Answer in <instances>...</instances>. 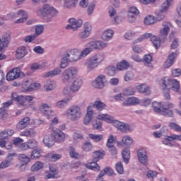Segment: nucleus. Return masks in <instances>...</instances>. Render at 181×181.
Segmentation results:
<instances>
[{"label":"nucleus","instance_id":"79ce46f5","mask_svg":"<svg viewBox=\"0 0 181 181\" xmlns=\"http://www.w3.org/2000/svg\"><path fill=\"white\" fill-rule=\"evenodd\" d=\"M22 87L25 91H33V85L28 80L23 82Z\"/></svg>","mask_w":181,"mask_h":181},{"label":"nucleus","instance_id":"6e6d98bb","mask_svg":"<svg viewBox=\"0 0 181 181\" xmlns=\"http://www.w3.org/2000/svg\"><path fill=\"white\" fill-rule=\"evenodd\" d=\"M132 142H134V140L129 136H124L122 139V144L127 146L132 145Z\"/></svg>","mask_w":181,"mask_h":181},{"label":"nucleus","instance_id":"2f4dec72","mask_svg":"<svg viewBox=\"0 0 181 181\" xmlns=\"http://www.w3.org/2000/svg\"><path fill=\"white\" fill-rule=\"evenodd\" d=\"M70 54L69 52L64 53V57H62V60L60 64L61 69H66L67 66H69V62H70Z\"/></svg>","mask_w":181,"mask_h":181},{"label":"nucleus","instance_id":"603ef678","mask_svg":"<svg viewBox=\"0 0 181 181\" xmlns=\"http://www.w3.org/2000/svg\"><path fill=\"white\" fill-rule=\"evenodd\" d=\"M161 114L163 115H165V117H173V115H175V114L173 113V110H169L165 107V106H163V112H161Z\"/></svg>","mask_w":181,"mask_h":181},{"label":"nucleus","instance_id":"49530a36","mask_svg":"<svg viewBox=\"0 0 181 181\" xmlns=\"http://www.w3.org/2000/svg\"><path fill=\"white\" fill-rule=\"evenodd\" d=\"M69 101H70L69 98L63 99L62 100L57 102L55 106L58 107V108H64V107H66L67 104H69Z\"/></svg>","mask_w":181,"mask_h":181},{"label":"nucleus","instance_id":"9d476101","mask_svg":"<svg viewBox=\"0 0 181 181\" xmlns=\"http://www.w3.org/2000/svg\"><path fill=\"white\" fill-rule=\"evenodd\" d=\"M51 136H52L54 142H57L58 144L64 142L66 139V134L57 128H52L51 129Z\"/></svg>","mask_w":181,"mask_h":181},{"label":"nucleus","instance_id":"423d86ee","mask_svg":"<svg viewBox=\"0 0 181 181\" xmlns=\"http://www.w3.org/2000/svg\"><path fill=\"white\" fill-rule=\"evenodd\" d=\"M149 38L151 42H152L153 46L156 47V49L160 47V40L156 36L152 35V33L143 34L137 40H136L133 43L134 45H135L136 43H139V42H142L143 40H145V39H149Z\"/></svg>","mask_w":181,"mask_h":181},{"label":"nucleus","instance_id":"72a5a7b5","mask_svg":"<svg viewBox=\"0 0 181 181\" xmlns=\"http://www.w3.org/2000/svg\"><path fill=\"white\" fill-rule=\"evenodd\" d=\"M0 148L7 150L12 149V142H11L9 140L1 139L0 140Z\"/></svg>","mask_w":181,"mask_h":181},{"label":"nucleus","instance_id":"de8ad7c7","mask_svg":"<svg viewBox=\"0 0 181 181\" xmlns=\"http://www.w3.org/2000/svg\"><path fill=\"white\" fill-rule=\"evenodd\" d=\"M69 152L71 158H73L74 159H78V158H80V154L76 152V149L72 146H69Z\"/></svg>","mask_w":181,"mask_h":181},{"label":"nucleus","instance_id":"393cba45","mask_svg":"<svg viewBox=\"0 0 181 181\" xmlns=\"http://www.w3.org/2000/svg\"><path fill=\"white\" fill-rule=\"evenodd\" d=\"M20 136H26L27 138H35L36 136V130L35 129H25L20 133Z\"/></svg>","mask_w":181,"mask_h":181},{"label":"nucleus","instance_id":"5fc2aeb1","mask_svg":"<svg viewBox=\"0 0 181 181\" xmlns=\"http://www.w3.org/2000/svg\"><path fill=\"white\" fill-rule=\"evenodd\" d=\"M123 93L126 95L127 97L129 95H135V88L129 86L126 88L124 90Z\"/></svg>","mask_w":181,"mask_h":181},{"label":"nucleus","instance_id":"6e6552de","mask_svg":"<svg viewBox=\"0 0 181 181\" xmlns=\"http://www.w3.org/2000/svg\"><path fill=\"white\" fill-rule=\"evenodd\" d=\"M173 4V0H166L161 5V8L159 11H156V20L158 21L165 19V13L169 10V6Z\"/></svg>","mask_w":181,"mask_h":181},{"label":"nucleus","instance_id":"052dcab7","mask_svg":"<svg viewBox=\"0 0 181 181\" xmlns=\"http://www.w3.org/2000/svg\"><path fill=\"white\" fill-rule=\"evenodd\" d=\"M171 81H172V79L168 77H165L164 78L162 79L163 87L164 88H169L168 87H170Z\"/></svg>","mask_w":181,"mask_h":181},{"label":"nucleus","instance_id":"c9c22d12","mask_svg":"<svg viewBox=\"0 0 181 181\" xmlns=\"http://www.w3.org/2000/svg\"><path fill=\"white\" fill-rule=\"evenodd\" d=\"M173 91L175 93H179V90H180V82H179L176 79H171V85L170 86Z\"/></svg>","mask_w":181,"mask_h":181},{"label":"nucleus","instance_id":"37998d69","mask_svg":"<svg viewBox=\"0 0 181 181\" xmlns=\"http://www.w3.org/2000/svg\"><path fill=\"white\" fill-rule=\"evenodd\" d=\"M78 4V0H66L64 2L65 8H76V5Z\"/></svg>","mask_w":181,"mask_h":181},{"label":"nucleus","instance_id":"cd10ccee","mask_svg":"<svg viewBox=\"0 0 181 181\" xmlns=\"http://www.w3.org/2000/svg\"><path fill=\"white\" fill-rule=\"evenodd\" d=\"M26 54H28V52H26V47L22 46L17 49L16 54L17 59H23Z\"/></svg>","mask_w":181,"mask_h":181},{"label":"nucleus","instance_id":"0e129e2a","mask_svg":"<svg viewBox=\"0 0 181 181\" xmlns=\"http://www.w3.org/2000/svg\"><path fill=\"white\" fill-rule=\"evenodd\" d=\"M91 53V50L88 49V47L87 48L83 49L81 52L80 53L81 59H83V57H87L88 54Z\"/></svg>","mask_w":181,"mask_h":181},{"label":"nucleus","instance_id":"20e7f679","mask_svg":"<svg viewBox=\"0 0 181 181\" xmlns=\"http://www.w3.org/2000/svg\"><path fill=\"white\" fill-rule=\"evenodd\" d=\"M16 18H20L17 19L14 23H23V22H26L28 21V13L24 10H19L18 13H11L7 14L6 16L3 17V21H13L16 19Z\"/></svg>","mask_w":181,"mask_h":181},{"label":"nucleus","instance_id":"a211bd4d","mask_svg":"<svg viewBox=\"0 0 181 181\" xmlns=\"http://www.w3.org/2000/svg\"><path fill=\"white\" fill-rule=\"evenodd\" d=\"M141 103V100L136 97H129L127 100L123 102L124 107H131L132 105H138Z\"/></svg>","mask_w":181,"mask_h":181},{"label":"nucleus","instance_id":"a18cd8bd","mask_svg":"<svg viewBox=\"0 0 181 181\" xmlns=\"http://www.w3.org/2000/svg\"><path fill=\"white\" fill-rule=\"evenodd\" d=\"M156 22V19H155V16H147L144 18V24L147 26H149V25H153Z\"/></svg>","mask_w":181,"mask_h":181},{"label":"nucleus","instance_id":"7ed1b4c3","mask_svg":"<svg viewBox=\"0 0 181 181\" xmlns=\"http://www.w3.org/2000/svg\"><path fill=\"white\" fill-rule=\"evenodd\" d=\"M105 55L104 53H98L95 55L88 59L85 62V66L90 70H93L98 67L101 62H104Z\"/></svg>","mask_w":181,"mask_h":181},{"label":"nucleus","instance_id":"4468645a","mask_svg":"<svg viewBox=\"0 0 181 181\" xmlns=\"http://www.w3.org/2000/svg\"><path fill=\"white\" fill-rule=\"evenodd\" d=\"M21 77V69L20 68H13L12 69L6 76L7 81H13L16 78Z\"/></svg>","mask_w":181,"mask_h":181},{"label":"nucleus","instance_id":"c756f323","mask_svg":"<svg viewBox=\"0 0 181 181\" xmlns=\"http://www.w3.org/2000/svg\"><path fill=\"white\" fill-rule=\"evenodd\" d=\"M105 155V151L104 150H99L93 152V158L94 162H98L100 159H103V157Z\"/></svg>","mask_w":181,"mask_h":181},{"label":"nucleus","instance_id":"412c9836","mask_svg":"<svg viewBox=\"0 0 181 181\" xmlns=\"http://www.w3.org/2000/svg\"><path fill=\"white\" fill-rule=\"evenodd\" d=\"M93 115H94V112L93 111V107L91 106H88L87 107V113L83 119V124L85 125H88V124L91 122Z\"/></svg>","mask_w":181,"mask_h":181},{"label":"nucleus","instance_id":"f257e3e1","mask_svg":"<svg viewBox=\"0 0 181 181\" xmlns=\"http://www.w3.org/2000/svg\"><path fill=\"white\" fill-rule=\"evenodd\" d=\"M11 100L13 101H16L17 104L20 107H28V103H30L29 105L32 110H34V111H36V106H35V103L33 102V100H35V97L33 95H25L23 96L22 95H18L16 93H11Z\"/></svg>","mask_w":181,"mask_h":181},{"label":"nucleus","instance_id":"a19ab883","mask_svg":"<svg viewBox=\"0 0 181 181\" xmlns=\"http://www.w3.org/2000/svg\"><path fill=\"white\" fill-rule=\"evenodd\" d=\"M8 43L9 42L8 41L7 37L3 36L2 38L0 37V52H3L5 47H8Z\"/></svg>","mask_w":181,"mask_h":181},{"label":"nucleus","instance_id":"39448f33","mask_svg":"<svg viewBox=\"0 0 181 181\" xmlns=\"http://www.w3.org/2000/svg\"><path fill=\"white\" fill-rule=\"evenodd\" d=\"M37 13L39 16H43L44 18H47L49 16L53 18V16H56V15L59 13V11L50 6V5L45 4L42 8L37 10Z\"/></svg>","mask_w":181,"mask_h":181},{"label":"nucleus","instance_id":"f8f14e48","mask_svg":"<svg viewBox=\"0 0 181 181\" xmlns=\"http://www.w3.org/2000/svg\"><path fill=\"white\" fill-rule=\"evenodd\" d=\"M40 111L47 117L48 119H50L51 117H54V112L52 110V106L46 103H42L40 107Z\"/></svg>","mask_w":181,"mask_h":181},{"label":"nucleus","instance_id":"864d4df0","mask_svg":"<svg viewBox=\"0 0 181 181\" xmlns=\"http://www.w3.org/2000/svg\"><path fill=\"white\" fill-rule=\"evenodd\" d=\"M27 144H28L29 149H36L37 148L39 144L37 143V141L35 139H30L27 141Z\"/></svg>","mask_w":181,"mask_h":181},{"label":"nucleus","instance_id":"473e14b6","mask_svg":"<svg viewBox=\"0 0 181 181\" xmlns=\"http://www.w3.org/2000/svg\"><path fill=\"white\" fill-rule=\"evenodd\" d=\"M152 107L153 108V111L157 114H162L163 110V104L162 103L153 102L152 103Z\"/></svg>","mask_w":181,"mask_h":181},{"label":"nucleus","instance_id":"e433bc0d","mask_svg":"<svg viewBox=\"0 0 181 181\" xmlns=\"http://www.w3.org/2000/svg\"><path fill=\"white\" fill-rule=\"evenodd\" d=\"M114 36V31L111 29L106 30L102 34V39L103 40H110Z\"/></svg>","mask_w":181,"mask_h":181},{"label":"nucleus","instance_id":"3c124183","mask_svg":"<svg viewBox=\"0 0 181 181\" xmlns=\"http://www.w3.org/2000/svg\"><path fill=\"white\" fill-rule=\"evenodd\" d=\"M115 66H109L105 69V73L107 76H110V77H113L115 76Z\"/></svg>","mask_w":181,"mask_h":181},{"label":"nucleus","instance_id":"dca6fc26","mask_svg":"<svg viewBox=\"0 0 181 181\" xmlns=\"http://www.w3.org/2000/svg\"><path fill=\"white\" fill-rule=\"evenodd\" d=\"M92 85L95 88H104L105 86V76L99 75L95 81L92 82Z\"/></svg>","mask_w":181,"mask_h":181},{"label":"nucleus","instance_id":"ddd939ff","mask_svg":"<svg viewBox=\"0 0 181 181\" xmlns=\"http://www.w3.org/2000/svg\"><path fill=\"white\" fill-rule=\"evenodd\" d=\"M69 22L71 25L69 24L66 26V29L67 30H77L83 25V20H76L74 18H69Z\"/></svg>","mask_w":181,"mask_h":181},{"label":"nucleus","instance_id":"6ab92c4d","mask_svg":"<svg viewBox=\"0 0 181 181\" xmlns=\"http://www.w3.org/2000/svg\"><path fill=\"white\" fill-rule=\"evenodd\" d=\"M179 54V52L176 51L175 52H172L168 55V59L165 61L164 64V67L165 69H169L173 63H175V60L176 59V56Z\"/></svg>","mask_w":181,"mask_h":181},{"label":"nucleus","instance_id":"338daca9","mask_svg":"<svg viewBox=\"0 0 181 181\" xmlns=\"http://www.w3.org/2000/svg\"><path fill=\"white\" fill-rule=\"evenodd\" d=\"M127 95H125V93L123 92V93H119L116 95L114 96V98L116 101H122L124 103V101L125 100V97Z\"/></svg>","mask_w":181,"mask_h":181},{"label":"nucleus","instance_id":"bb28decb","mask_svg":"<svg viewBox=\"0 0 181 181\" xmlns=\"http://www.w3.org/2000/svg\"><path fill=\"white\" fill-rule=\"evenodd\" d=\"M136 88L139 93L146 94V95H149V94H151V87L149 86L142 84L136 86Z\"/></svg>","mask_w":181,"mask_h":181},{"label":"nucleus","instance_id":"a878e982","mask_svg":"<svg viewBox=\"0 0 181 181\" xmlns=\"http://www.w3.org/2000/svg\"><path fill=\"white\" fill-rule=\"evenodd\" d=\"M43 143L47 148H52L54 145V139L52 134H47L43 139Z\"/></svg>","mask_w":181,"mask_h":181},{"label":"nucleus","instance_id":"c03bdc74","mask_svg":"<svg viewBox=\"0 0 181 181\" xmlns=\"http://www.w3.org/2000/svg\"><path fill=\"white\" fill-rule=\"evenodd\" d=\"M88 136L90 139L93 141V142H100L103 138H104V136H103V134H89Z\"/></svg>","mask_w":181,"mask_h":181},{"label":"nucleus","instance_id":"2eb2a0df","mask_svg":"<svg viewBox=\"0 0 181 181\" xmlns=\"http://www.w3.org/2000/svg\"><path fill=\"white\" fill-rule=\"evenodd\" d=\"M137 156L140 163H141L144 166H146L148 165V159L146 149L141 148L138 150Z\"/></svg>","mask_w":181,"mask_h":181},{"label":"nucleus","instance_id":"f03ea898","mask_svg":"<svg viewBox=\"0 0 181 181\" xmlns=\"http://www.w3.org/2000/svg\"><path fill=\"white\" fill-rule=\"evenodd\" d=\"M96 118L99 121H105V122H107L108 124H113L114 127L117 128V129H120L122 132H125V124L119 121L115 120L114 117L110 116L108 114L98 115Z\"/></svg>","mask_w":181,"mask_h":181},{"label":"nucleus","instance_id":"e2e57ef3","mask_svg":"<svg viewBox=\"0 0 181 181\" xmlns=\"http://www.w3.org/2000/svg\"><path fill=\"white\" fill-rule=\"evenodd\" d=\"M9 166H12V163L7 159L0 163V169H6V168H9Z\"/></svg>","mask_w":181,"mask_h":181},{"label":"nucleus","instance_id":"f704fd0d","mask_svg":"<svg viewBox=\"0 0 181 181\" xmlns=\"http://www.w3.org/2000/svg\"><path fill=\"white\" fill-rule=\"evenodd\" d=\"M123 160L124 163H129V159L131 158V151H129V148H126L122 151V153Z\"/></svg>","mask_w":181,"mask_h":181},{"label":"nucleus","instance_id":"c85d7f7f","mask_svg":"<svg viewBox=\"0 0 181 181\" xmlns=\"http://www.w3.org/2000/svg\"><path fill=\"white\" fill-rule=\"evenodd\" d=\"M56 87V81H54L48 80L44 84V88L46 91H52V90H54Z\"/></svg>","mask_w":181,"mask_h":181},{"label":"nucleus","instance_id":"69168bd1","mask_svg":"<svg viewBox=\"0 0 181 181\" xmlns=\"http://www.w3.org/2000/svg\"><path fill=\"white\" fill-rule=\"evenodd\" d=\"M169 127L171 129H174L177 132H181V127L175 122H171L169 124Z\"/></svg>","mask_w":181,"mask_h":181},{"label":"nucleus","instance_id":"1a4fd4ad","mask_svg":"<svg viewBox=\"0 0 181 181\" xmlns=\"http://www.w3.org/2000/svg\"><path fill=\"white\" fill-rule=\"evenodd\" d=\"M78 71H77V68L74 66L66 69L63 72L64 83H69V81H71V80H74V78H76V76H77Z\"/></svg>","mask_w":181,"mask_h":181},{"label":"nucleus","instance_id":"4be33fe9","mask_svg":"<svg viewBox=\"0 0 181 181\" xmlns=\"http://www.w3.org/2000/svg\"><path fill=\"white\" fill-rule=\"evenodd\" d=\"M83 85V80L80 78H76L73 81L70 90L72 93H77L80 88H81V86Z\"/></svg>","mask_w":181,"mask_h":181},{"label":"nucleus","instance_id":"f3484780","mask_svg":"<svg viewBox=\"0 0 181 181\" xmlns=\"http://www.w3.org/2000/svg\"><path fill=\"white\" fill-rule=\"evenodd\" d=\"M64 53H68L69 54V62H77L78 60L81 59L80 51H78L77 49H73L66 51Z\"/></svg>","mask_w":181,"mask_h":181},{"label":"nucleus","instance_id":"4c0bfd02","mask_svg":"<svg viewBox=\"0 0 181 181\" xmlns=\"http://www.w3.org/2000/svg\"><path fill=\"white\" fill-rule=\"evenodd\" d=\"M129 67V63H128L127 61L123 60L120 62H119L117 64V70H121V71H124V70H127V69Z\"/></svg>","mask_w":181,"mask_h":181},{"label":"nucleus","instance_id":"8fccbe9b","mask_svg":"<svg viewBox=\"0 0 181 181\" xmlns=\"http://www.w3.org/2000/svg\"><path fill=\"white\" fill-rule=\"evenodd\" d=\"M40 169H43V164L42 162H40V161H37L31 167L32 172H37V170H40Z\"/></svg>","mask_w":181,"mask_h":181},{"label":"nucleus","instance_id":"5701e85b","mask_svg":"<svg viewBox=\"0 0 181 181\" xmlns=\"http://www.w3.org/2000/svg\"><path fill=\"white\" fill-rule=\"evenodd\" d=\"M29 124H30V117H25L23 118L18 124H17V128L20 131H22V129H25V128H27V127L29 126Z\"/></svg>","mask_w":181,"mask_h":181},{"label":"nucleus","instance_id":"0eeeda50","mask_svg":"<svg viewBox=\"0 0 181 181\" xmlns=\"http://www.w3.org/2000/svg\"><path fill=\"white\" fill-rule=\"evenodd\" d=\"M66 115L71 121H77L81 118V109L78 105H72L68 109Z\"/></svg>","mask_w":181,"mask_h":181},{"label":"nucleus","instance_id":"b1692460","mask_svg":"<svg viewBox=\"0 0 181 181\" xmlns=\"http://www.w3.org/2000/svg\"><path fill=\"white\" fill-rule=\"evenodd\" d=\"M163 29L160 30L159 38L165 40L166 37H168V35L170 30V28L168 24H163Z\"/></svg>","mask_w":181,"mask_h":181},{"label":"nucleus","instance_id":"680f3d73","mask_svg":"<svg viewBox=\"0 0 181 181\" xmlns=\"http://www.w3.org/2000/svg\"><path fill=\"white\" fill-rule=\"evenodd\" d=\"M40 157V149L34 148L30 155L31 159H37V158Z\"/></svg>","mask_w":181,"mask_h":181},{"label":"nucleus","instance_id":"aec40b11","mask_svg":"<svg viewBox=\"0 0 181 181\" xmlns=\"http://www.w3.org/2000/svg\"><path fill=\"white\" fill-rule=\"evenodd\" d=\"M136 15H139V11H138V8H136V6L130 7L128 13L129 22H130V23L135 22V16H136Z\"/></svg>","mask_w":181,"mask_h":181},{"label":"nucleus","instance_id":"ea45409f","mask_svg":"<svg viewBox=\"0 0 181 181\" xmlns=\"http://www.w3.org/2000/svg\"><path fill=\"white\" fill-rule=\"evenodd\" d=\"M62 74V70L59 68H56L52 71H49L46 74L44 75V77H54V76H59Z\"/></svg>","mask_w":181,"mask_h":181},{"label":"nucleus","instance_id":"bf43d9fd","mask_svg":"<svg viewBox=\"0 0 181 181\" xmlns=\"http://www.w3.org/2000/svg\"><path fill=\"white\" fill-rule=\"evenodd\" d=\"M48 158L51 162H56L59 159H62V155L57 153L48 154Z\"/></svg>","mask_w":181,"mask_h":181},{"label":"nucleus","instance_id":"7c9ffc66","mask_svg":"<svg viewBox=\"0 0 181 181\" xmlns=\"http://www.w3.org/2000/svg\"><path fill=\"white\" fill-rule=\"evenodd\" d=\"M97 162H98V161L93 160V162L87 163L86 165V167L88 169H90L91 170H95V172H100L101 168H100V165H98Z\"/></svg>","mask_w":181,"mask_h":181},{"label":"nucleus","instance_id":"58836bf2","mask_svg":"<svg viewBox=\"0 0 181 181\" xmlns=\"http://www.w3.org/2000/svg\"><path fill=\"white\" fill-rule=\"evenodd\" d=\"M18 159L22 165V166L25 165H28L29 162H30V158L26 156V154H20L18 156Z\"/></svg>","mask_w":181,"mask_h":181},{"label":"nucleus","instance_id":"09e8293b","mask_svg":"<svg viewBox=\"0 0 181 181\" xmlns=\"http://www.w3.org/2000/svg\"><path fill=\"white\" fill-rule=\"evenodd\" d=\"M93 107L96 108L98 111H103V110L105 108V105L104 103L100 100H96L95 101V103L93 104Z\"/></svg>","mask_w":181,"mask_h":181},{"label":"nucleus","instance_id":"774afa93","mask_svg":"<svg viewBox=\"0 0 181 181\" xmlns=\"http://www.w3.org/2000/svg\"><path fill=\"white\" fill-rule=\"evenodd\" d=\"M115 168L117 173H119V175H124V166L122 165V163L119 162L116 164Z\"/></svg>","mask_w":181,"mask_h":181},{"label":"nucleus","instance_id":"4d7b16f0","mask_svg":"<svg viewBox=\"0 0 181 181\" xmlns=\"http://www.w3.org/2000/svg\"><path fill=\"white\" fill-rule=\"evenodd\" d=\"M35 34L34 36H40V35H42L43 33V30H45V27L43 25H37L35 26Z\"/></svg>","mask_w":181,"mask_h":181},{"label":"nucleus","instance_id":"13d9d810","mask_svg":"<svg viewBox=\"0 0 181 181\" xmlns=\"http://www.w3.org/2000/svg\"><path fill=\"white\" fill-rule=\"evenodd\" d=\"M93 149V144L90 142H85L82 145V150L84 151V152H90Z\"/></svg>","mask_w":181,"mask_h":181},{"label":"nucleus","instance_id":"9b49d317","mask_svg":"<svg viewBox=\"0 0 181 181\" xmlns=\"http://www.w3.org/2000/svg\"><path fill=\"white\" fill-rule=\"evenodd\" d=\"M107 46V44L103 41H90L87 43L86 47L93 52V50H102Z\"/></svg>","mask_w":181,"mask_h":181}]
</instances>
